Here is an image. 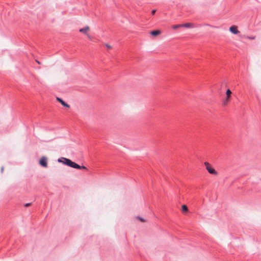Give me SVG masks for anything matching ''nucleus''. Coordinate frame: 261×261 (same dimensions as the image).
<instances>
[{
	"label": "nucleus",
	"instance_id": "obj_1",
	"mask_svg": "<svg viewBox=\"0 0 261 261\" xmlns=\"http://www.w3.org/2000/svg\"><path fill=\"white\" fill-rule=\"evenodd\" d=\"M90 31V28L88 26H86L83 28L80 29L79 32L85 34L90 39H91V36L89 34V32Z\"/></svg>",
	"mask_w": 261,
	"mask_h": 261
},
{
	"label": "nucleus",
	"instance_id": "obj_2",
	"mask_svg": "<svg viewBox=\"0 0 261 261\" xmlns=\"http://www.w3.org/2000/svg\"><path fill=\"white\" fill-rule=\"evenodd\" d=\"M206 168L208 172L212 174L216 175L217 174L215 169L211 166V164H205Z\"/></svg>",
	"mask_w": 261,
	"mask_h": 261
},
{
	"label": "nucleus",
	"instance_id": "obj_3",
	"mask_svg": "<svg viewBox=\"0 0 261 261\" xmlns=\"http://www.w3.org/2000/svg\"><path fill=\"white\" fill-rule=\"evenodd\" d=\"M65 165H67L68 166H69L70 167L77 169H86V167L84 166H80V164H65Z\"/></svg>",
	"mask_w": 261,
	"mask_h": 261
},
{
	"label": "nucleus",
	"instance_id": "obj_4",
	"mask_svg": "<svg viewBox=\"0 0 261 261\" xmlns=\"http://www.w3.org/2000/svg\"><path fill=\"white\" fill-rule=\"evenodd\" d=\"M58 161L61 163H75V162L71 161L69 159L65 158H61L58 159Z\"/></svg>",
	"mask_w": 261,
	"mask_h": 261
},
{
	"label": "nucleus",
	"instance_id": "obj_5",
	"mask_svg": "<svg viewBox=\"0 0 261 261\" xmlns=\"http://www.w3.org/2000/svg\"><path fill=\"white\" fill-rule=\"evenodd\" d=\"M229 31L233 34H238L240 33L238 31V27L236 25H232L229 28Z\"/></svg>",
	"mask_w": 261,
	"mask_h": 261
},
{
	"label": "nucleus",
	"instance_id": "obj_6",
	"mask_svg": "<svg viewBox=\"0 0 261 261\" xmlns=\"http://www.w3.org/2000/svg\"><path fill=\"white\" fill-rule=\"evenodd\" d=\"M56 99L63 106H64V107H66L67 108H70V106L69 105H68L67 103H66V102H65L61 98H60L59 97H57Z\"/></svg>",
	"mask_w": 261,
	"mask_h": 261
},
{
	"label": "nucleus",
	"instance_id": "obj_7",
	"mask_svg": "<svg viewBox=\"0 0 261 261\" xmlns=\"http://www.w3.org/2000/svg\"><path fill=\"white\" fill-rule=\"evenodd\" d=\"M182 27H185L186 28H192L194 27V25L192 23H186L184 24H181Z\"/></svg>",
	"mask_w": 261,
	"mask_h": 261
},
{
	"label": "nucleus",
	"instance_id": "obj_8",
	"mask_svg": "<svg viewBox=\"0 0 261 261\" xmlns=\"http://www.w3.org/2000/svg\"><path fill=\"white\" fill-rule=\"evenodd\" d=\"M161 31L160 30H154V31H152L150 32V34L152 35V36H158L160 34H161Z\"/></svg>",
	"mask_w": 261,
	"mask_h": 261
},
{
	"label": "nucleus",
	"instance_id": "obj_9",
	"mask_svg": "<svg viewBox=\"0 0 261 261\" xmlns=\"http://www.w3.org/2000/svg\"><path fill=\"white\" fill-rule=\"evenodd\" d=\"M231 91L230 89H227L226 92V98H227V100H230V98L231 97Z\"/></svg>",
	"mask_w": 261,
	"mask_h": 261
},
{
	"label": "nucleus",
	"instance_id": "obj_10",
	"mask_svg": "<svg viewBox=\"0 0 261 261\" xmlns=\"http://www.w3.org/2000/svg\"><path fill=\"white\" fill-rule=\"evenodd\" d=\"M47 162V158L46 156H42L39 161V163H46Z\"/></svg>",
	"mask_w": 261,
	"mask_h": 261
},
{
	"label": "nucleus",
	"instance_id": "obj_11",
	"mask_svg": "<svg viewBox=\"0 0 261 261\" xmlns=\"http://www.w3.org/2000/svg\"><path fill=\"white\" fill-rule=\"evenodd\" d=\"M182 210L183 212H186L188 211V208L187 205H182Z\"/></svg>",
	"mask_w": 261,
	"mask_h": 261
},
{
	"label": "nucleus",
	"instance_id": "obj_12",
	"mask_svg": "<svg viewBox=\"0 0 261 261\" xmlns=\"http://www.w3.org/2000/svg\"><path fill=\"white\" fill-rule=\"evenodd\" d=\"M181 27H182V24H176V25H173L172 26V28L173 29H178Z\"/></svg>",
	"mask_w": 261,
	"mask_h": 261
},
{
	"label": "nucleus",
	"instance_id": "obj_13",
	"mask_svg": "<svg viewBox=\"0 0 261 261\" xmlns=\"http://www.w3.org/2000/svg\"><path fill=\"white\" fill-rule=\"evenodd\" d=\"M229 100H227V98H226L225 100L224 101V105H227V103H228Z\"/></svg>",
	"mask_w": 261,
	"mask_h": 261
},
{
	"label": "nucleus",
	"instance_id": "obj_14",
	"mask_svg": "<svg viewBox=\"0 0 261 261\" xmlns=\"http://www.w3.org/2000/svg\"><path fill=\"white\" fill-rule=\"evenodd\" d=\"M105 46L107 47V48L108 49H111L112 48V46L109 44H105Z\"/></svg>",
	"mask_w": 261,
	"mask_h": 261
},
{
	"label": "nucleus",
	"instance_id": "obj_15",
	"mask_svg": "<svg viewBox=\"0 0 261 261\" xmlns=\"http://www.w3.org/2000/svg\"><path fill=\"white\" fill-rule=\"evenodd\" d=\"M31 205H32V203H27L24 204V206L25 207H28Z\"/></svg>",
	"mask_w": 261,
	"mask_h": 261
},
{
	"label": "nucleus",
	"instance_id": "obj_16",
	"mask_svg": "<svg viewBox=\"0 0 261 261\" xmlns=\"http://www.w3.org/2000/svg\"><path fill=\"white\" fill-rule=\"evenodd\" d=\"M138 219H139L141 222H144L145 221V220L141 217H138Z\"/></svg>",
	"mask_w": 261,
	"mask_h": 261
},
{
	"label": "nucleus",
	"instance_id": "obj_17",
	"mask_svg": "<svg viewBox=\"0 0 261 261\" xmlns=\"http://www.w3.org/2000/svg\"><path fill=\"white\" fill-rule=\"evenodd\" d=\"M248 38L249 39H251V40H254V39H255V36L250 37H248Z\"/></svg>",
	"mask_w": 261,
	"mask_h": 261
},
{
	"label": "nucleus",
	"instance_id": "obj_18",
	"mask_svg": "<svg viewBox=\"0 0 261 261\" xmlns=\"http://www.w3.org/2000/svg\"><path fill=\"white\" fill-rule=\"evenodd\" d=\"M40 165L41 166H42V167L46 168V167H47V165H48V164H40Z\"/></svg>",
	"mask_w": 261,
	"mask_h": 261
},
{
	"label": "nucleus",
	"instance_id": "obj_19",
	"mask_svg": "<svg viewBox=\"0 0 261 261\" xmlns=\"http://www.w3.org/2000/svg\"><path fill=\"white\" fill-rule=\"evenodd\" d=\"M156 12V10H152V11H151V14L152 15H154L155 13Z\"/></svg>",
	"mask_w": 261,
	"mask_h": 261
},
{
	"label": "nucleus",
	"instance_id": "obj_20",
	"mask_svg": "<svg viewBox=\"0 0 261 261\" xmlns=\"http://www.w3.org/2000/svg\"><path fill=\"white\" fill-rule=\"evenodd\" d=\"M1 172H3V170H4V167H3V166H2V167H1Z\"/></svg>",
	"mask_w": 261,
	"mask_h": 261
},
{
	"label": "nucleus",
	"instance_id": "obj_21",
	"mask_svg": "<svg viewBox=\"0 0 261 261\" xmlns=\"http://www.w3.org/2000/svg\"><path fill=\"white\" fill-rule=\"evenodd\" d=\"M36 62H37V63L38 64H40V63L39 61H37Z\"/></svg>",
	"mask_w": 261,
	"mask_h": 261
}]
</instances>
